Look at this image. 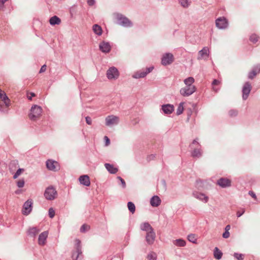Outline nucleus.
Masks as SVG:
<instances>
[{
    "label": "nucleus",
    "mask_w": 260,
    "mask_h": 260,
    "mask_svg": "<svg viewBox=\"0 0 260 260\" xmlns=\"http://www.w3.org/2000/svg\"><path fill=\"white\" fill-rule=\"evenodd\" d=\"M194 82L193 77H189L184 80L185 86L182 87L180 90V94L183 96H188L194 93L196 90V88L192 84Z\"/></svg>",
    "instance_id": "obj_1"
},
{
    "label": "nucleus",
    "mask_w": 260,
    "mask_h": 260,
    "mask_svg": "<svg viewBox=\"0 0 260 260\" xmlns=\"http://www.w3.org/2000/svg\"><path fill=\"white\" fill-rule=\"evenodd\" d=\"M42 108L40 106L35 105L31 107L28 117L30 120L36 121L40 118L42 115Z\"/></svg>",
    "instance_id": "obj_2"
},
{
    "label": "nucleus",
    "mask_w": 260,
    "mask_h": 260,
    "mask_svg": "<svg viewBox=\"0 0 260 260\" xmlns=\"http://www.w3.org/2000/svg\"><path fill=\"white\" fill-rule=\"evenodd\" d=\"M44 197L47 200H53L57 197V192L52 186L48 187L45 190Z\"/></svg>",
    "instance_id": "obj_3"
},
{
    "label": "nucleus",
    "mask_w": 260,
    "mask_h": 260,
    "mask_svg": "<svg viewBox=\"0 0 260 260\" xmlns=\"http://www.w3.org/2000/svg\"><path fill=\"white\" fill-rule=\"evenodd\" d=\"M215 24L219 29H225L229 25L228 20L224 17L218 18L215 21Z\"/></svg>",
    "instance_id": "obj_4"
},
{
    "label": "nucleus",
    "mask_w": 260,
    "mask_h": 260,
    "mask_svg": "<svg viewBox=\"0 0 260 260\" xmlns=\"http://www.w3.org/2000/svg\"><path fill=\"white\" fill-rule=\"evenodd\" d=\"M252 86L250 82H245L242 87V99L246 100L248 98L249 94L251 90Z\"/></svg>",
    "instance_id": "obj_5"
},
{
    "label": "nucleus",
    "mask_w": 260,
    "mask_h": 260,
    "mask_svg": "<svg viewBox=\"0 0 260 260\" xmlns=\"http://www.w3.org/2000/svg\"><path fill=\"white\" fill-rule=\"evenodd\" d=\"M116 19L117 20V23L123 26H129L131 24L130 21L121 14H116Z\"/></svg>",
    "instance_id": "obj_6"
},
{
    "label": "nucleus",
    "mask_w": 260,
    "mask_h": 260,
    "mask_svg": "<svg viewBox=\"0 0 260 260\" xmlns=\"http://www.w3.org/2000/svg\"><path fill=\"white\" fill-rule=\"evenodd\" d=\"M119 74L118 70L115 67H111L107 72V78L110 80L116 79Z\"/></svg>",
    "instance_id": "obj_7"
},
{
    "label": "nucleus",
    "mask_w": 260,
    "mask_h": 260,
    "mask_svg": "<svg viewBox=\"0 0 260 260\" xmlns=\"http://www.w3.org/2000/svg\"><path fill=\"white\" fill-rule=\"evenodd\" d=\"M105 121L106 125L110 126L113 125L117 124L119 121V118L117 116L111 115L106 117Z\"/></svg>",
    "instance_id": "obj_8"
},
{
    "label": "nucleus",
    "mask_w": 260,
    "mask_h": 260,
    "mask_svg": "<svg viewBox=\"0 0 260 260\" xmlns=\"http://www.w3.org/2000/svg\"><path fill=\"white\" fill-rule=\"evenodd\" d=\"M46 167L48 169L53 171H57L59 169L58 163L51 159H49L46 161Z\"/></svg>",
    "instance_id": "obj_9"
},
{
    "label": "nucleus",
    "mask_w": 260,
    "mask_h": 260,
    "mask_svg": "<svg viewBox=\"0 0 260 260\" xmlns=\"http://www.w3.org/2000/svg\"><path fill=\"white\" fill-rule=\"evenodd\" d=\"M32 201L31 200H28L26 201L23 207L22 213L24 215H28L32 210Z\"/></svg>",
    "instance_id": "obj_10"
},
{
    "label": "nucleus",
    "mask_w": 260,
    "mask_h": 260,
    "mask_svg": "<svg viewBox=\"0 0 260 260\" xmlns=\"http://www.w3.org/2000/svg\"><path fill=\"white\" fill-rule=\"evenodd\" d=\"M174 60L173 55L171 53H166L164 55L161 59V63L166 66L171 64Z\"/></svg>",
    "instance_id": "obj_11"
},
{
    "label": "nucleus",
    "mask_w": 260,
    "mask_h": 260,
    "mask_svg": "<svg viewBox=\"0 0 260 260\" xmlns=\"http://www.w3.org/2000/svg\"><path fill=\"white\" fill-rule=\"evenodd\" d=\"M153 69V67H151L146 69L145 71H141L138 72L133 75V77L134 78H144L145 77L148 73L151 72Z\"/></svg>",
    "instance_id": "obj_12"
},
{
    "label": "nucleus",
    "mask_w": 260,
    "mask_h": 260,
    "mask_svg": "<svg viewBox=\"0 0 260 260\" xmlns=\"http://www.w3.org/2000/svg\"><path fill=\"white\" fill-rule=\"evenodd\" d=\"M209 50L208 47H204L198 53V59H207L209 56Z\"/></svg>",
    "instance_id": "obj_13"
},
{
    "label": "nucleus",
    "mask_w": 260,
    "mask_h": 260,
    "mask_svg": "<svg viewBox=\"0 0 260 260\" xmlns=\"http://www.w3.org/2000/svg\"><path fill=\"white\" fill-rule=\"evenodd\" d=\"M260 73V64H257L253 67L252 70L249 72L248 77L250 79H253Z\"/></svg>",
    "instance_id": "obj_14"
},
{
    "label": "nucleus",
    "mask_w": 260,
    "mask_h": 260,
    "mask_svg": "<svg viewBox=\"0 0 260 260\" xmlns=\"http://www.w3.org/2000/svg\"><path fill=\"white\" fill-rule=\"evenodd\" d=\"M0 100H1V102L3 103L4 105H5V106L6 107H8L10 106V99L7 96L5 92L2 90H0Z\"/></svg>",
    "instance_id": "obj_15"
},
{
    "label": "nucleus",
    "mask_w": 260,
    "mask_h": 260,
    "mask_svg": "<svg viewBox=\"0 0 260 260\" xmlns=\"http://www.w3.org/2000/svg\"><path fill=\"white\" fill-rule=\"evenodd\" d=\"M217 184L221 187L224 188L231 185V181L230 179L225 178H221L217 181Z\"/></svg>",
    "instance_id": "obj_16"
},
{
    "label": "nucleus",
    "mask_w": 260,
    "mask_h": 260,
    "mask_svg": "<svg viewBox=\"0 0 260 260\" xmlns=\"http://www.w3.org/2000/svg\"><path fill=\"white\" fill-rule=\"evenodd\" d=\"M48 236V232L45 231L42 233L39 236L38 243L40 245L44 246L46 244V239Z\"/></svg>",
    "instance_id": "obj_17"
},
{
    "label": "nucleus",
    "mask_w": 260,
    "mask_h": 260,
    "mask_svg": "<svg viewBox=\"0 0 260 260\" xmlns=\"http://www.w3.org/2000/svg\"><path fill=\"white\" fill-rule=\"evenodd\" d=\"M155 239V233L154 231L146 233V240L148 244H152Z\"/></svg>",
    "instance_id": "obj_18"
},
{
    "label": "nucleus",
    "mask_w": 260,
    "mask_h": 260,
    "mask_svg": "<svg viewBox=\"0 0 260 260\" xmlns=\"http://www.w3.org/2000/svg\"><path fill=\"white\" fill-rule=\"evenodd\" d=\"M193 196L196 198L205 203L208 202L209 198L205 194L201 192H196L193 193Z\"/></svg>",
    "instance_id": "obj_19"
},
{
    "label": "nucleus",
    "mask_w": 260,
    "mask_h": 260,
    "mask_svg": "<svg viewBox=\"0 0 260 260\" xmlns=\"http://www.w3.org/2000/svg\"><path fill=\"white\" fill-rule=\"evenodd\" d=\"M99 48L101 51L104 53H108L111 50V46L109 43L103 42L100 43Z\"/></svg>",
    "instance_id": "obj_20"
},
{
    "label": "nucleus",
    "mask_w": 260,
    "mask_h": 260,
    "mask_svg": "<svg viewBox=\"0 0 260 260\" xmlns=\"http://www.w3.org/2000/svg\"><path fill=\"white\" fill-rule=\"evenodd\" d=\"M79 180L80 183L85 186H89L90 184L89 178L87 175H83L80 176Z\"/></svg>",
    "instance_id": "obj_21"
},
{
    "label": "nucleus",
    "mask_w": 260,
    "mask_h": 260,
    "mask_svg": "<svg viewBox=\"0 0 260 260\" xmlns=\"http://www.w3.org/2000/svg\"><path fill=\"white\" fill-rule=\"evenodd\" d=\"M162 110L165 114H169L174 111V107L172 105L167 104L162 106Z\"/></svg>",
    "instance_id": "obj_22"
},
{
    "label": "nucleus",
    "mask_w": 260,
    "mask_h": 260,
    "mask_svg": "<svg viewBox=\"0 0 260 260\" xmlns=\"http://www.w3.org/2000/svg\"><path fill=\"white\" fill-rule=\"evenodd\" d=\"M160 198L157 196L153 197L150 200V204L153 207H157L160 205Z\"/></svg>",
    "instance_id": "obj_23"
},
{
    "label": "nucleus",
    "mask_w": 260,
    "mask_h": 260,
    "mask_svg": "<svg viewBox=\"0 0 260 260\" xmlns=\"http://www.w3.org/2000/svg\"><path fill=\"white\" fill-rule=\"evenodd\" d=\"M76 243V253H77V256L76 257V258L75 260H78V259H81L80 258V255L81 254L82 251H81V247L80 246V241L79 240H76L75 241Z\"/></svg>",
    "instance_id": "obj_24"
},
{
    "label": "nucleus",
    "mask_w": 260,
    "mask_h": 260,
    "mask_svg": "<svg viewBox=\"0 0 260 260\" xmlns=\"http://www.w3.org/2000/svg\"><path fill=\"white\" fill-rule=\"evenodd\" d=\"M141 229L142 231L146 232V233L154 231L152 226L147 222L142 223L140 226Z\"/></svg>",
    "instance_id": "obj_25"
},
{
    "label": "nucleus",
    "mask_w": 260,
    "mask_h": 260,
    "mask_svg": "<svg viewBox=\"0 0 260 260\" xmlns=\"http://www.w3.org/2000/svg\"><path fill=\"white\" fill-rule=\"evenodd\" d=\"M105 166L107 170L111 174H116L118 172V169L115 168L114 166L111 164H105Z\"/></svg>",
    "instance_id": "obj_26"
},
{
    "label": "nucleus",
    "mask_w": 260,
    "mask_h": 260,
    "mask_svg": "<svg viewBox=\"0 0 260 260\" xmlns=\"http://www.w3.org/2000/svg\"><path fill=\"white\" fill-rule=\"evenodd\" d=\"M174 245L178 247H184L186 245V242L182 239H178L173 241Z\"/></svg>",
    "instance_id": "obj_27"
},
{
    "label": "nucleus",
    "mask_w": 260,
    "mask_h": 260,
    "mask_svg": "<svg viewBox=\"0 0 260 260\" xmlns=\"http://www.w3.org/2000/svg\"><path fill=\"white\" fill-rule=\"evenodd\" d=\"M50 24L52 25H58L61 23L60 19L56 16H54L50 18L49 20Z\"/></svg>",
    "instance_id": "obj_28"
},
{
    "label": "nucleus",
    "mask_w": 260,
    "mask_h": 260,
    "mask_svg": "<svg viewBox=\"0 0 260 260\" xmlns=\"http://www.w3.org/2000/svg\"><path fill=\"white\" fill-rule=\"evenodd\" d=\"M40 232V230L36 227L30 228L27 231L28 235L30 236L33 237L37 235Z\"/></svg>",
    "instance_id": "obj_29"
},
{
    "label": "nucleus",
    "mask_w": 260,
    "mask_h": 260,
    "mask_svg": "<svg viewBox=\"0 0 260 260\" xmlns=\"http://www.w3.org/2000/svg\"><path fill=\"white\" fill-rule=\"evenodd\" d=\"M92 30L95 34L99 36H101L102 34L103 30L102 27L98 24L93 25Z\"/></svg>",
    "instance_id": "obj_30"
},
{
    "label": "nucleus",
    "mask_w": 260,
    "mask_h": 260,
    "mask_svg": "<svg viewBox=\"0 0 260 260\" xmlns=\"http://www.w3.org/2000/svg\"><path fill=\"white\" fill-rule=\"evenodd\" d=\"M222 255V253L221 251L217 247H215L214 251V256L215 258L219 259L221 258Z\"/></svg>",
    "instance_id": "obj_31"
},
{
    "label": "nucleus",
    "mask_w": 260,
    "mask_h": 260,
    "mask_svg": "<svg viewBox=\"0 0 260 260\" xmlns=\"http://www.w3.org/2000/svg\"><path fill=\"white\" fill-rule=\"evenodd\" d=\"M179 2L182 7L186 8L190 5V0H179Z\"/></svg>",
    "instance_id": "obj_32"
},
{
    "label": "nucleus",
    "mask_w": 260,
    "mask_h": 260,
    "mask_svg": "<svg viewBox=\"0 0 260 260\" xmlns=\"http://www.w3.org/2000/svg\"><path fill=\"white\" fill-rule=\"evenodd\" d=\"M259 37L255 34H252L249 38L250 41L253 43H256L259 40Z\"/></svg>",
    "instance_id": "obj_33"
},
{
    "label": "nucleus",
    "mask_w": 260,
    "mask_h": 260,
    "mask_svg": "<svg viewBox=\"0 0 260 260\" xmlns=\"http://www.w3.org/2000/svg\"><path fill=\"white\" fill-rule=\"evenodd\" d=\"M187 239L189 241L196 243L197 241V236L193 234H190L188 235Z\"/></svg>",
    "instance_id": "obj_34"
},
{
    "label": "nucleus",
    "mask_w": 260,
    "mask_h": 260,
    "mask_svg": "<svg viewBox=\"0 0 260 260\" xmlns=\"http://www.w3.org/2000/svg\"><path fill=\"white\" fill-rule=\"evenodd\" d=\"M127 207L131 212L134 213L135 211L136 207L134 203L131 202H129L127 203Z\"/></svg>",
    "instance_id": "obj_35"
},
{
    "label": "nucleus",
    "mask_w": 260,
    "mask_h": 260,
    "mask_svg": "<svg viewBox=\"0 0 260 260\" xmlns=\"http://www.w3.org/2000/svg\"><path fill=\"white\" fill-rule=\"evenodd\" d=\"M147 258L148 260H156L157 255L155 252H151L147 255Z\"/></svg>",
    "instance_id": "obj_36"
},
{
    "label": "nucleus",
    "mask_w": 260,
    "mask_h": 260,
    "mask_svg": "<svg viewBox=\"0 0 260 260\" xmlns=\"http://www.w3.org/2000/svg\"><path fill=\"white\" fill-rule=\"evenodd\" d=\"M183 105L184 103H181L179 105L178 108L177 109V115H179L183 113L184 110Z\"/></svg>",
    "instance_id": "obj_37"
},
{
    "label": "nucleus",
    "mask_w": 260,
    "mask_h": 260,
    "mask_svg": "<svg viewBox=\"0 0 260 260\" xmlns=\"http://www.w3.org/2000/svg\"><path fill=\"white\" fill-rule=\"evenodd\" d=\"M201 155V152L200 149H195L192 152L193 157H200Z\"/></svg>",
    "instance_id": "obj_38"
},
{
    "label": "nucleus",
    "mask_w": 260,
    "mask_h": 260,
    "mask_svg": "<svg viewBox=\"0 0 260 260\" xmlns=\"http://www.w3.org/2000/svg\"><path fill=\"white\" fill-rule=\"evenodd\" d=\"M229 114L231 117H235L238 115V111L236 110H231L229 112Z\"/></svg>",
    "instance_id": "obj_39"
},
{
    "label": "nucleus",
    "mask_w": 260,
    "mask_h": 260,
    "mask_svg": "<svg viewBox=\"0 0 260 260\" xmlns=\"http://www.w3.org/2000/svg\"><path fill=\"white\" fill-rule=\"evenodd\" d=\"M90 226L87 224H83L80 228V231L81 232H85L89 230Z\"/></svg>",
    "instance_id": "obj_40"
},
{
    "label": "nucleus",
    "mask_w": 260,
    "mask_h": 260,
    "mask_svg": "<svg viewBox=\"0 0 260 260\" xmlns=\"http://www.w3.org/2000/svg\"><path fill=\"white\" fill-rule=\"evenodd\" d=\"M23 171L24 170L23 169H19L14 174L13 176L14 179H16Z\"/></svg>",
    "instance_id": "obj_41"
},
{
    "label": "nucleus",
    "mask_w": 260,
    "mask_h": 260,
    "mask_svg": "<svg viewBox=\"0 0 260 260\" xmlns=\"http://www.w3.org/2000/svg\"><path fill=\"white\" fill-rule=\"evenodd\" d=\"M17 184L18 187L21 188L23 187L24 185V181L23 179H20L17 181Z\"/></svg>",
    "instance_id": "obj_42"
},
{
    "label": "nucleus",
    "mask_w": 260,
    "mask_h": 260,
    "mask_svg": "<svg viewBox=\"0 0 260 260\" xmlns=\"http://www.w3.org/2000/svg\"><path fill=\"white\" fill-rule=\"evenodd\" d=\"M234 256L238 260H243L244 255L243 254L235 253Z\"/></svg>",
    "instance_id": "obj_43"
},
{
    "label": "nucleus",
    "mask_w": 260,
    "mask_h": 260,
    "mask_svg": "<svg viewBox=\"0 0 260 260\" xmlns=\"http://www.w3.org/2000/svg\"><path fill=\"white\" fill-rule=\"evenodd\" d=\"M49 215L50 218H53L55 215V211L52 208H51L49 210Z\"/></svg>",
    "instance_id": "obj_44"
},
{
    "label": "nucleus",
    "mask_w": 260,
    "mask_h": 260,
    "mask_svg": "<svg viewBox=\"0 0 260 260\" xmlns=\"http://www.w3.org/2000/svg\"><path fill=\"white\" fill-rule=\"evenodd\" d=\"M117 179L120 181L122 187L125 188L126 187V183L125 181L120 177H117Z\"/></svg>",
    "instance_id": "obj_45"
},
{
    "label": "nucleus",
    "mask_w": 260,
    "mask_h": 260,
    "mask_svg": "<svg viewBox=\"0 0 260 260\" xmlns=\"http://www.w3.org/2000/svg\"><path fill=\"white\" fill-rule=\"evenodd\" d=\"M36 94L34 92H28L27 93V97L28 100H31L32 97H35Z\"/></svg>",
    "instance_id": "obj_46"
},
{
    "label": "nucleus",
    "mask_w": 260,
    "mask_h": 260,
    "mask_svg": "<svg viewBox=\"0 0 260 260\" xmlns=\"http://www.w3.org/2000/svg\"><path fill=\"white\" fill-rule=\"evenodd\" d=\"M245 212V210L244 209H242L241 211L239 210L237 212V216L239 217L241 215H242Z\"/></svg>",
    "instance_id": "obj_47"
},
{
    "label": "nucleus",
    "mask_w": 260,
    "mask_h": 260,
    "mask_svg": "<svg viewBox=\"0 0 260 260\" xmlns=\"http://www.w3.org/2000/svg\"><path fill=\"white\" fill-rule=\"evenodd\" d=\"M230 234L229 232L225 231L222 234V237L223 238L226 239L230 237Z\"/></svg>",
    "instance_id": "obj_48"
},
{
    "label": "nucleus",
    "mask_w": 260,
    "mask_h": 260,
    "mask_svg": "<svg viewBox=\"0 0 260 260\" xmlns=\"http://www.w3.org/2000/svg\"><path fill=\"white\" fill-rule=\"evenodd\" d=\"M220 83H221V81H220L218 80L215 79L213 80V81L212 82V85L213 86L218 85L220 84Z\"/></svg>",
    "instance_id": "obj_49"
},
{
    "label": "nucleus",
    "mask_w": 260,
    "mask_h": 260,
    "mask_svg": "<svg viewBox=\"0 0 260 260\" xmlns=\"http://www.w3.org/2000/svg\"><path fill=\"white\" fill-rule=\"evenodd\" d=\"M104 139L105 140V145L107 146H108L110 143V139L108 138L107 136H105Z\"/></svg>",
    "instance_id": "obj_50"
},
{
    "label": "nucleus",
    "mask_w": 260,
    "mask_h": 260,
    "mask_svg": "<svg viewBox=\"0 0 260 260\" xmlns=\"http://www.w3.org/2000/svg\"><path fill=\"white\" fill-rule=\"evenodd\" d=\"M86 123L89 124V125H91V123H92V120H91V119L90 117L89 116H87L86 118Z\"/></svg>",
    "instance_id": "obj_51"
},
{
    "label": "nucleus",
    "mask_w": 260,
    "mask_h": 260,
    "mask_svg": "<svg viewBox=\"0 0 260 260\" xmlns=\"http://www.w3.org/2000/svg\"><path fill=\"white\" fill-rule=\"evenodd\" d=\"M8 0H0V9H2L4 8V4Z\"/></svg>",
    "instance_id": "obj_52"
},
{
    "label": "nucleus",
    "mask_w": 260,
    "mask_h": 260,
    "mask_svg": "<svg viewBox=\"0 0 260 260\" xmlns=\"http://www.w3.org/2000/svg\"><path fill=\"white\" fill-rule=\"evenodd\" d=\"M46 70V66L45 64L43 65L40 70V73H43Z\"/></svg>",
    "instance_id": "obj_53"
},
{
    "label": "nucleus",
    "mask_w": 260,
    "mask_h": 260,
    "mask_svg": "<svg viewBox=\"0 0 260 260\" xmlns=\"http://www.w3.org/2000/svg\"><path fill=\"white\" fill-rule=\"evenodd\" d=\"M249 194L253 198H254V199H256V195L252 191H250L249 192Z\"/></svg>",
    "instance_id": "obj_54"
},
{
    "label": "nucleus",
    "mask_w": 260,
    "mask_h": 260,
    "mask_svg": "<svg viewBox=\"0 0 260 260\" xmlns=\"http://www.w3.org/2000/svg\"><path fill=\"white\" fill-rule=\"evenodd\" d=\"M87 4L89 6H92L94 4V0H87Z\"/></svg>",
    "instance_id": "obj_55"
},
{
    "label": "nucleus",
    "mask_w": 260,
    "mask_h": 260,
    "mask_svg": "<svg viewBox=\"0 0 260 260\" xmlns=\"http://www.w3.org/2000/svg\"><path fill=\"white\" fill-rule=\"evenodd\" d=\"M231 229V226L230 225H227L225 228V231L229 232Z\"/></svg>",
    "instance_id": "obj_56"
},
{
    "label": "nucleus",
    "mask_w": 260,
    "mask_h": 260,
    "mask_svg": "<svg viewBox=\"0 0 260 260\" xmlns=\"http://www.w3.org/2000/svg\"><path fill=\"white\" fill-rule=\"evenodd\" d=\"M213 90L214 91H215V92H217V91H218V89H217V88H216L215 87H213Z\"/></svg>",
    "instance_id": "obj_57"
},
{
    "label": "nucleus",
    "mask_w": 260,
    "mask_h": 260,
    "mask_svg": "<svg viewBox=\"0 0 260 260\" xmlns=\"http://www.w3.org/2000/svg\"><path fill=\"white\" fill-rule=\"evenodd\" d=\"M198 143L197 141L196 140H194L193 141L192 144H194V143Z\"/></svg>",
    "instance_id": "obj_58"
},
{
    "label": "nucleus",
    "mask_w": 260,
    "mask_h": 260,
    "mask_svg": "<svg viewBox=\"0 0 260 260\" xmlns=\"http://www.w3.org/2000/svg\"><path fill=\"white\" fill-rule=\"evenodd\" d=\"M19 192H20V191H19V190H17V191H16V193H19Z\"/></svg>",
    "instance_id": "obj_59"
},
{
    "label": "nucleus",
    "mask_w": 260,
    "mask_h": 260,
    "mask_svg": "<svg viewBox=\"0 0 260 260\" xmlns=\"http://www.w3.org/2000/svg\"><path fill=\"white\" fill-rule=\"evenodd\" d=\"M74 256H75V253H73V255H72L73 258H74Z\"/></svg>",
    "instance_id": "obj_60"
}]
</instances>
